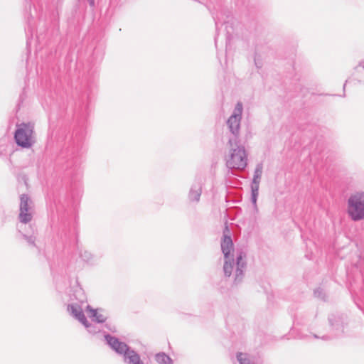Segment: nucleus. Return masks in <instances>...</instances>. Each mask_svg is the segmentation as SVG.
Listing matches in <instances>:
<instances>
[{"label": "nucleus", "instance_id": "obj_1", "mask_svg": "<svg viewBox=\"0 0 364 364\" xmlns=\"http://www.w3.org/2000/svg\"><path fill=\"white\" fill-rule=\"evenodd\" d=\"M246 268V255L242 252H237L235 258H234V256H232L227 259H224V275L225 277L232 276L235 284L242 282Z\"/></svg>", "mask_w": 364, "mask_h": 364}, {"label": "nucleus", "instance_id": "obj_2", "mask_svg": "<svg viewBox=\"0 0 364 364\" xmlns=\"http://www.w3.org/2000/svg\"><path fill=\"white\" fill-rule=\"evenodd\" d=\"M229 151L225 156L226 166L230 169L243 170L247 165V154L242 141L235 144L227 143Z\"/></svg>", "mask_w": 364, "mask_h": 364}, {"label": "nucleus", "instance_id": "obj_3", "mask_svg": "<svg viewBox=\"0 0 364 364\" xmlns=\"http://www.w3.org/2000/svg\"><path fill=\"white\" fill-rule=\"evenodd\" d=\"M105 339L109 346L117 353L123 355L126 364H144L139 355L124 342L109 334L105 335Z\"/></svg>", "mask_w": 364, "mask_h": 364}, {"label": "nucleus", "instance_id": "obj_4", "mask_svg": "<svg viewBox=\"0 0 364 364\" xmlns=\"http://www.w3.org/2000/svg\"><path fill=\"white\" fill-rule=\"evenodd\" d=\"M242 112V103L237 102L232 113L226 121L228 132L225 133V136L228 143L235 144L236 141H241L240 124Z\"/></svg>", "mask_w": 364, "mask_h": 364}, {"label": "nucleus", "instance_id": "obj_5", "mask_svg": "<svg viewBox=\"0 0 364 364\" xmlns=\"http://www.w3.org/2000/svg\"><path fill=\"white\" fill-rule=\"evenodd\" d=\"M14 139L18 146L31 148L36 142L34 126L31 123H22L16 126Z\"/></svg>", "mask_w": 364, "mask_h": 364}, {"label": "nucleus", "instance_id": "obj_6", "mask_svg": "<svg viewBox=\"0 0 364 364\" xmlns=\"http://www.w3.org/2000/svg\"><path fill=\"white\" fill-rule=\"evenodd\" d=\"M348 214L353 221L364 219V192H356L349 197Z\"/></svg>", "mask_w": 364, "mask_h": 364}, {"label": "nucleus", "instance_id": "obj_7", "mask_svg": "<svg viewBox=\"0 0 364 364\" xmlns=\"http://www.w3.org/2000/svg\"><path fill=\"white\" fill-rule=\"evenodd\" d=\"M33 215V203L26 194L20 196L18 220L21 223L26 224L31 221Z\"/></svg>", "mask_w": 364, "mask_h": 364}, {"label": "nucleus", "instance_id": "obj_8", "mask_svg": "<svg viewBox=\"0 0 364 364\" xmlns=\"http://www.w3.org/2000/svg\"><path fill=\"white\" fill-rule=\"evenodd\" d=\"M262 164H258L255 169L254 177L251 185V200L255 207L257 206V200L259 194V185L262 174Z\"/></svg>", "mask_w": 364, "mask_h": 364}, {"label": "nucleus", "instance_id": "obj_9", "mask_svg": "<svg viewBox=\"0 0 364 364\" xmlns=\"http://www.w3.org/2000/svg\"><path fill=\"white\" fill-rule=\"evenodd\" d=\"M80 304L72 303L68 306V311L82 325H87V318L83 313L82 305L85 304V298L80 299Z\"/></svg>", "mask_w": 364, "mask_h": 364}, {"label": "nucleus", "instance_id": "obj_10", "mask_svg": "<svg viewBox=\"0 0 364 364\" xmlns=\"http://www.w3.org/2000/svg\"><path fill=\"white\" fill-rule=\"evenodd\" d=\"M332 330L335 331L334 336H338L343 332V322L340 316L332 314L328 317Z\"/></svg>", "mask_w": 364, "mask_h": 364}, {"label": "nucleus", "instance_id": "obj_11", "mask_svg": "<svg viewBox=\"0 0 364 364\" xmlns=\"http://www.w3.org/2000/svg\"><path fill=\"white\" fill-rule=\"evenodd\" d=\"M202 193V183L199 181H195L191 187L188 193V199L193 203L200 201Z\"/></svg>", "mask_w": 364, "mask_h": 364}, {"label": "nucleus", "instance_id": "obj_12", "mask_svg": "<svg viewBox=\"0 0 364 364\" xmlns=\"http://www.w3.org/2000/svg\"><path fill=\"white\" fill-rule=\"evenodd\" d=\"M221 250L224 255V259H228L233 256L231 251L233 250V242L232 238L229 235H224L221 241Z\"/></svg>", "mask_w": 364, "mask_h": 364}, {"label": "nucleus", "instance_id": "obj_13", "mask_svg": "<svg viewBox=\"0 0 364 364\" xmlns=\"http://www.w3.org/2000/svg\"><path fill=\"white\" fill-rule=\"evenodd\" d=\"M87 311L90 313V317L92 318L93 321H96L99 323H102L105 321L106 317L97 311V310L91 309L89 305L86 306Z\"/></svg>", "mask_w": 364, "mask_h": 364}, {"label": "nucleus", "instance_id": "obj_14", "mask_svg": "<svg viewBox=\"0 0 364 364\" xmlns=\"http://www.w3.org/2000/svg\"><path fill=\"white\" fill-rule=\"evenodd\" d=\"M155 360L159 364H173V360L165 353H159L155 355Z\"/></svg>", "mask_w": 364, "mask_h": 364}, {"label": "nucleus", "instance_id": "obj_15", "mask_svg": "<svg viewBox=\"0 0 364 364\" xmlns=\"http://www.w3.org/2000/svg\"><path fill=\"white\" fill-rule=\"evenodd\" d=\"M80 257L84 261H85L87 262H92L93 260V257H94L92 254L87 250H84L83 252H81Z\"/></svg>", "mask_w": 364, "mask_h": 364}, {"label": "nucleus", "instance_id": "obj_16", "mask_svg": "<svg viewBox=\"0 0 364 364\" xmlns=\"http://www.w3.org/2000/svg\"><path fill=\"white\" fill-rule=\"evenodd\" d=\"M246 355L239 353L237 355V359L240 364H249V360L246 359Z\"/></svg>", "mask_w": 364, "mask_h": 364}, {"label": "nucleus", "instance_id": "obj_17", "mask_svg": "<svg viewBox=\"0 0 364 364\" xmlns=\"http://www.w3.org/2000/svg\"><path fill=\"white\" fill-rule=\"evenodd\" d=\"M22 236L23 239L26 240L29 245L33 246L35 245L36 237L33 235H27L23 233Z\"/></svg>", "mask_w": 364, "mask_h": 364}, {"label": "nucleus", "instance_id": "obj_18", "mask_svg": "<svg viewBox=\"0 0 364 364\" xmlns=\"http://www.w3.org/2000/svg\"><path fill=\"white\" fill-rule=\"evenodd\" d=\"M314 294L316 297L322 300L325 299V294L321 288H318L314 290Z\"/></svg>", "mask_w": 364, "mask_h": 364}, {"label": "nucleus", "instance_id": "obj_19", "mask_svg": "<svg viewBox=\"0 0 364 364\" xmlns=\"http://www.w3.org/2000/svg\"><path fill=\"white\" fill-rule=\"evenodd\" d=\"M84 326L87 329L88 332H90V333L94 334L100 331V329H97V328L95 326H93L91 323H89L87 321V325H84Z\"/></svg>", "mask_w": 364, "mask_h": 364}, {"label": "nucleus", "instance_id": "obj_20", "mask_svg": "<svg viewBox=\"0 0 364 364\" xmlns=\"http://www.w3.org/2000/svg\"><path fill=\"white\" fill-rule=\"evenodd\" d=\"M254 61H255V66H256L258 69L262 68V65H263L262 61L258 58V57H257V54H255V55Z\"/></svg>", "mask_w": 364, "mask_h": 364}, {"label": "nucleus", "instance_id": "obj_21", "mask_svg": "<svg viewBox=\"0 0 364 364\" xmlns=\"http://www.w3.org/2000/svg\"><path fill=\"white\" fill-rule=\"evenodd\" d=\"M215 23L216 32H217V36H218L219 30H220L219 26H220V21L218 16L216 18H215Z\"/></svg>", "mask_w": 364, "mask_h": 364}, {"label": "nucleus", "instance_id": "obj_22", "mask_svg": "<svg viewBox=\"0 0 364 364\" xmlns=\"http://www.w3.org/2000/svg\"><path fill=\"white\" fill-rule=\"evenodd\" d=\"M331 338H333V336H323L321 337V339L325 340V341H327V340L331 339Z\"/></svg>", "mask_w": 364, "mask_h": 364}, {"label": "nucleus", "instance_id": "obj_23", "mask_svg": "<svg viewBox=\"0 0 364 364\" xmlns=\"http://www.w3.org/2000/svg\"><path fill=\"white\" fill-rule=\"evenodd\" d=\"M88 1H89V4L91 6H95V0H88Z\"/></svg>", "mask_w": 364, "mask_h": 364}, {"label": "nucleus", "instance_id": "obj_24", "mask_svg": "<svg viewBox=\"0 0 364 364\" xmlns=\"http://www.w3.org/2000/svg\"><path fill=\"white\" fill-rule=\"evenodd\" d=\"M215 46H217V36L215 37Z\"/></svg>", "mask_w": 364, "mask_h": 364}, {"label": "nucleus", "instance_id": "obj_25", "mask_svg": "<svg viewBox=\"0 0 364 364\" xmlns=\"http://www.w3.org/2000/svg\"><path fill=\"white\" fill-rule=\"evenodd\" d=\"M110 330L114 332L116 331L115 327H114L113 328H110Z\"/></svg>", "mask_w": 364, "mask_h": 364}, {"label": "nucleus", "instance_id": "obj_26", "mask_svg": "<svg viewBox=\"0 0 364 364\" xmlns=\"http://www.w3.org/2000/svg\"><path fill=\"white\" fill-rule=\"evenodd\" d=\"M314 337L315 338H319L316 334H314Z\"/></svg>", "mask_w": 364, "mask_h": 364}, {"label": "nucleus", "instance_id": "obj_27", "mask_svg": "<svg viewBox=\"0 0 364 364\" xmlns=\"http://www.w3.org/2000/svg\"><path fill=\"white\" fill-rule=\"evenodd\" d=\"M230 35H228V36H227V41H229V40H230Z\"/></svg>", "mask_w": 364, "mask_h": 364}, {"label": "nucleus", "instance_id": "obj_28", "mask_svg": "<svg viewBox=\"0 0 364 364\" xmlns=\"http://www.w3.org/2000/svg\"><path fill=\"white\" fill-rule=\"evenodd\" d=\"M81 295H82V299L85 298V296L83 295V293H81ZM85 301H86V299H85Z\"/></svg>", "mask_w": 364, "mask_h": 364}]
</instances>
